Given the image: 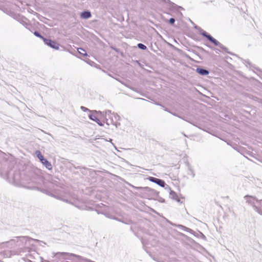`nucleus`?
<instances>
[{"mask_svg":"<svg viewBox=\"0 0 262 262\" xmlns=\"http://www.w3.org/2000/svg\"><path fill=\"white\" fill-rule=\"evenodd\" d=\"M43 41L46 45L49 46L50 47L55 50L59 49V44L56 41L52 40L50 39H47L46 38L45 39H44Z\"/></svg>","mask_w":262,"mask_h":262,"instance_id":"nucleus-7","label":"nucleus"},{"mask_svg":"<svg viewBox=\"0 0 262 262\" xmlns=\"http://www.w3.org/2000/svg\"><path fill=\"white\" fill-rule=\"evenodd\" d=\"M94 113H99L101 115H102L103 116H105L106 117H108L109 119L111 120L110 122H108V120L107 118H106V123L107 125H110V124H114V121L113 120V117L115 118L116 120H117L118 118L119 117V116L115 113H112L111 111L110 110H106L104 112H101L99 111L97 112L96 111H94Z\"/></svg>","mask_w":262,"mask_h":262,"instance_id":"nucleus-6","label":"nucleus"},{"mask_svg":"<svg viewBox=\"0 0 262 262\" xmlns=\"http://www.w3.org/2000/svg\"><path fill=\"white\" fill-rule=\"evenodd\" d=\"M80 16L82 18L88 19L91 17V13L89 11H84L81 13Z\"/></svg>","mask_w":262,"mask_h":262,"instance_id":"nucleus-15","label":"nucleus"},{"mask_svg":"<svg viewBox=\"0 0 262 262\" xmlns=\"http://www.w3.org/2000/svg\"><path fill=\"white\" fill-rule=\"evenodd\" d=\"M194 28L198 30L200 33L202 35L207 38L211 42L213 43L215 46L219 47L220 48L223 49L225 52L229 53V52L228 51V49L226 47H225L223 45H222L217 40L214 38L210 34H208L206 31H204L202 28L196 26H195Z\"/></svg>","mask_w":262,"mask_h":262,"instance_id":"nucleus-3","label":"nucleus"},{"mask_svg":"<svg viewBox=\"0 0 262 262\" xmlns=\"http://www.w3.org/2000/svg\"><path fill=\"white\" fill-rule=\"evenodd\" d=\"M80 108L83 112H91V111H90L89 109H88V108H86L83 106H81L80 107Z\"/></svg>","mask_w":262,"mask_h":262,"instance_id":"nucleus-21","label":"nucleus"},{"mask_svg":"<svg viewBox=\"0 0 262 262\" xmlns=\"http://www.w3.org/2000/svg\"><path fill=\"white\" fill-rule=\"evenodd\" d=\"M179 227H180L181 228H182V229H184V230H189V228H187V227H185V226H183V225H179Z\"/></svg>","mask_w":262,"mask_h":262,"instance_id":"nucleus-23","label":"nucleus"},{"mask_svg":"<svg viewBox=\"0 0 262 262\" xmlns=\"http://www.w3.org/2000/svg\"><path fill=\"white\" fill-rule=\"evenodd\" d=\"M78 51L80 54L82 55L83 56H88V54H87L86 51L82 48H78Z\"/></svg>","mask_w":262,"mask_h":262,"instance_id":"nucleus-18","label":"nucleus"},{"mask_svg":"<svg viewBox=\"0 0 262 262\" xmlns=\"http://www.w3.org/2000/svg\"><path fill=\"white\" fill-rule=\"evenodd\" d=\"M246 202L252 205L255 211L262 215V200H258L255 197L246 196Z\"/></svg>","mask_w":262,"mask_h":262,"instance_id":"nucleus-4","label":"nucleus"},{"mask_svg":"<svg viewBox=\"0 0 262 262\" xmlns=\"http://www.w3.org/2000/svg\"><path fill=\"white\" fill-rule=\"evenodd\" d=\"M138 188L142 189L143 191H144L145 192H147L152 196H155L157 193L156 190H155L148 187H139Z\"/></svg>","mask_w":262,"mask_h":262,"instance_id":"nucleus-10","label":"nucleus"},{"mask_svg":"<svg viewBox=\"0 0 262 262\" xmlns=\"http://www.w3.org/2000/svg\"><path fill=\"white\" fill-rule=\"evenodd\" d=\"M56 178H53V177H51L50 179L49 180V181L52 184L55 185V186H59V183L56 180Z\"/></svg>","mask_w":262,"mask_h":262,"instance_id":"nucleus-16","label":"nucleus"},{"mask_svg":"<svg viewBox=\"0 0 262 262\" xmlns=\"http://www.w3.org/2000/svg\"><path fill=\"white\" fill-rule=\"evenodd\" d=\"M137 46L139 49L143 50H145L147 49L146 46H145L144 45H143L141 43H138Z\"/></svg>","mask_w":262,"mask_h":262,"instance_id":"nucleus-19","label":"nucleus"},{"mask_svg":"<svg viewBox=\"0 0 262 262\" xmlns=\"http://www.w3.org/2000/svg\"><path fill=\"white\" fill-rule=\"evenodd\" d=\"M219 50H216V53H219Z\"/></svg>","mask_w":262,"mask_h":262,"instance_id":"nucleus-25","label":"nucleus"},{"mask_svg":"<svg viewBox=\"0 0 262 262\" xmlns=\"http://www.w3.org/2000/svg\"><path fill=\"white\" fill-rule=\"evenodd\" d=\"M27 262H32V261H31V260L27 258Z\"/></svg>","mask_w":262,"mask_h":262,"instance_id":"nucleus-24","label":"nucleus"},{"mask_svg":"<svg viewBox=\"0 0 262 262\" xmlns=\"http://www.w3.org/2000/svg\"><path fill=\"white\" fill-rule=\"evenodd\" d=\"M196 71L201 75H207L209 73L207 70L201 68H198L196 69Z\"/></svg>","mask_w":262,"mask_h":262,"instance_id":"nucleus-12","label":"nucleus"},{"mask_svg":"<svg viewBox=\"0 0 262 262\" xmlns=\"http://www.w3.org/2000/svg\"><path fill=\"white\" fill-rule=\"evenodd\" d=\"M26 177H28V182L26 183V186H25V187L32 189H37L44 193L54 197L56 199L61 200L69 204H71L80 209H86V206L83 205L79 206L78 205L76 201L77 200V196L74 194L69 193L67 196L63 197L54 195L53 193L50 192L48 190L44 189H39L38 187L36 186V185H40L42 183L43 179L41 176L38 175L35 172H31L29 173L26 174Z\"/></svg>","mask_w":262,"mask_h":262,"instance_id":"nucleus-2","label":"nucleus"},{"mask_svg":"<svg viewBox=\"0 0 262 262\" xmlns=\"http://www.w3.org/2000/svg\"><path fill=\"white\" fill-rule=\"evenodd\" d=\"M34 34L35 36H37V37H38L40 38H41L43 40H44V39H45V37H43L37 31H35L34 32Z\"/></svg>","mask_w":262,"mask_h":262,"instance_id":"nucleus-20","label":"nucleus"},{"mask_svg":"<svg viewBox=\"0 0 262 262\" xmlns=\"http://www.w3.org/2000/svg\"><path fill=\"white\" fill-rule=\"evenodd\" d=\"M165 189H167L169 191V195L170 198L173 199V200H177L178 198V196L175 192L171 190L168 185H166V187H165Z\"/></svg>","mask_w":262,"mask_h":262,"instance_id":"nucleus-13","label":"nucleus"},{"mask_svg":"<svg viewBox=\"0 0 262 262\" xmlns=\"http://www.w3.org/2000/svg\"><path fill=\"white\" fill-rule=\"evenodd\" d=\"M41 163L49 170L52 169V166L50 162H49L46 159H45L41 161Z\"/></svg>","mask_w":262,"mask_h":262,"instance_id":"nucleus-14","label":"nucleus"},{"mask_svg":"<svg viewBox=\"0 0 262 262\" xmlns=\"http://www.w3.org/2000/svg\"><path fill=\"white\" fill-rule=\"evenodd\" d=\"M164 110H165V111L169 112V111L167 110V108H165V109H164Z\"/></svg>","mask_w":262,"mask_h":262,"instance_id":"nucleus-26","label":"nucleus"},{"mask_svg":"<svg viewBox=\"0 0 262 262\" xmlns=\"http://www.w3.org/2000/svg\"><path fill=\"white\" fill-rule=\"evenodd\" d=\"M28 177H26V174L22 177L19 171H15L13 174V183L18 186L25 187V186H26V183L28 182Z\"/></svg>","mask_w":262,"mask_h":262,"instance_id":"nucleus-5","label":"nucleus"},{"mask_svg":"<svg viewBox=\"0 0 262 262\" xmlns=\"http://www.w3.org/2000/svg\"><path fill=\"white\" fill-rule=\"evenodd\" d=\"M148 179L150 181V182H154L157 184H158V185L162 187H166V183H165V182L163 180H161V179H158V178H155V177H150L148 178Z\"/></svg>","mask_w":262,"mask_h":262,"instance_id":"nucleus-8","label":"nucleus"},{"mask_svg":"<svg viewBox=\"0 0 262 262\" xmlns=\"http://www.w3.org/2000/svg\"><path fill=\"white\" fill-rule=\"evenodd\" d=\"M169 22L171 25H173L175 22V19L173 18H170L169 19Z\"/></svg>","mask_w":262,"mask_h":262,"instance_id":"nucleus-22","label":"nucleus"},{"mask_svg":"<svg viewBox=\"0 0 262 262\" xmlns=\"http://www.w3.org/2000/svg\"><path fill=\"white\" fill-rule=\"evenodd\" d=\"M173 115L176 116L174 114L171 113Z\"/></svg>","mask_w":262,"mask_h":262,"instance_id":"nucleus-27","label":"nucleus"},{"mask_svg":"<svg viewBox=\"0 0 262 262\" xmlns=\"http://www.w3.org/2000/svg\"><path fill=\"white\" fill-rule=\"evenodd\" d=\"M186 164L187 168V174L192 178H194L195 174L192 166L188 162Z\"/></svg>","mask_w":262,"mask_h":262,"instance_id":"nucleus-9","label":"nucleus"},{"mask_svg":"<svg viewBox=\"0 0 262 262\" xmlns=\"http://www.w3.org/2000/svg\"><path fill=\"white\" fill-rule=\"evenodd\" d=\"M89 118L95 121L99 125L102 126L103 125V124L100 121V120L97 118V117L93 114H90L89 115Z\"/></svg>","mask_w":262,"mask_h":262,"instance_id":"nucleus-11","label":"nucleus"},{"mask_svg":"<svg viewBox=\"0 0 262 262\" xmlns=\"http://www.w3.org/2000/svg\"><path fill=\"white\" fill-rule=\"evenodd\" d=\"M33 242H37L45 244L42 241L38 239H34L28 236H19L13 239L6 243L0 244V258L9 257L11 255H26L32 259H35L37 257L41 260L42 258L39 256L38 254L32 250Z\"/></svg>","mask_w":262,"mask_h":262,"instance_id":"nucleus-1","label":"nucleus"},{"mask_svg":"<svg viewBox=\"0 0 262 262\" xmlns=\"http://www.w3.org/2000/svg\"><path fill=\"white\" fill-rule=\"evenodd\" d=\"M35 154H36V156L37 157V158L39 159L40 162L45 159L43 156L41 155L40 151H39V150L36 151Z\"/></svg>","mask_w":262,"mask_h":262,"instance_id":"nucleus-17","label":"nucleus"}]
</instances>
